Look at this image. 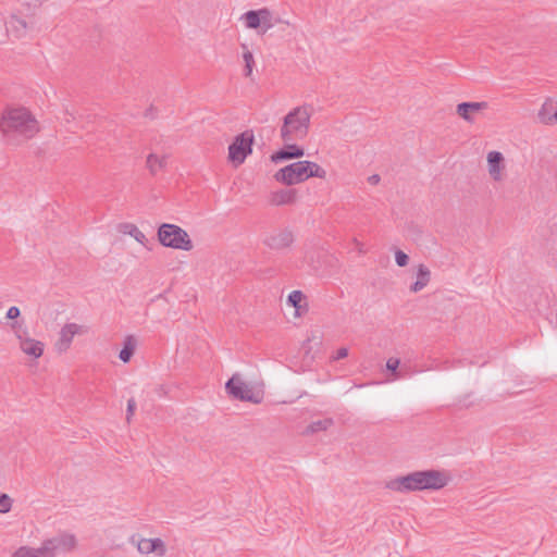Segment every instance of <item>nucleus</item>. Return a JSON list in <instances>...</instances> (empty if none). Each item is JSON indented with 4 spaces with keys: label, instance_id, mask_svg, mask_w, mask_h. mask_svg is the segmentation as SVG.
I'll list each match as a JSON object with an SVG mask.
<instances>
[{
    "label": "nucleus",
    "instance_id": "nucleus-1",
    "mask_svg": "<svg viewBox=\"0 0 557 557\" xmlns=\"http://www.w3.org/2000/svg\"><path fill=\"white\" fill-rule=\"evenodd\" d=\"M450 481L451 476L447 470H418L389 479L386 482V488L399 494L440 491L445 488Z\"/></svg>",
    "mask_w": 557,
    "mask_h": 557
},
{
    "label": "nucleus",
    "instance_id": "nucleus-2",
    "mask_svg": "<svg viewBox=\"0 0 557 557\" xmlns=\"http://www.w3.org/2000/svg\"><path fill=\"white\" fill-rule=\"evenodd\" d=\"M0 131L8 140H28L39 133L40 126L28 109L7 108L2 112Z\"/></svg>",
    "mask_w": 557,
    "mask_h": 557
},
{
    "label": "nucleus",
    "instance_id": "nucleus-3",
    "mask_svg": "<svg viewBox=\"0 0 557 557\" xmlns=\"http://www.w3.org/2000/svg\"><path fill=\"white\" fill-rule=\"evenodd\" d=\"M16 350L23 361L34 366L45 356L47 345L39 334L32 331L22 322H13L10 325Z\"/></svg>",
    "mask_w": 557,
    "mask_h": 557
},
{
    "label": "nucleus",
    "instance_id": "nucleus-4",
    "mask_svg": "<svg viewBox=\"0 0 557 557\" xmlns=\"http://www.w3.org/2000/svg\"><path fill=\"white\" fill-rule=\"evenodd\" d=\"M312 107L302 104L292 109L284 117L280 129L284 143L305 139L309 134Z\"/></svg>",
    "mask_w": 557,
    "mask_h": 557
},
{
    "label": "nucleus",
    "instance_id": "nucleus-5",
    "mask_svg": "<svg viewBox=\"0 0 557 557\" xmlns=\"http://www.w3.org/2000/svg\"><path fill=\"white\" fill-rule=\"evenodd\" d=\"M228 395L240 401L260 404L263 400L264 392L260 386L245 381L239 375H233L225 385Z\"/></svg>",
    "mask_w": 557,
    "mask_h": 557
},
{
    "label": "nucleus",
    "instance_id": "nucleus-6",
    "mask_svg": "<svg viewBox=\"0 0 557 557\" xmlns=\"http://www.w3.org/2000/svg\"><path fill=\"white\" fill-rule=\"evenodd\" d=\"M158 238L162 246L189 251L193 242L188 233L175 224L163 223L158 228Z\"/></svg>",
    "mask_w": 557,
    "mask_h": 557
},
{
    "label": "nucleus",
    "instance_id": "nucleus-7",
    "mask_svg": "<svg viewBox=\"0 0 557 557\" xmlns=\"http://www.w3.org/2000/svg\"><path fill=\"white\" fill-rule=\"evenodd\" d=\"M132 545L138 555L144 557H166L169 547L166 542L158 536L134 535L131 539Z\"/></svg>",
    "mask_w": 557,
    "mask_h": 557
},
{
    "label": "nucleus",
    "instance_id": "nucleus-8",
    "mask_svg": "<svg viewBox=\"0 0 557 557\" xmlns=\"http://www.w3.org/2000/svg\"><path fill=\"white\" fill-rule=\"evenodd\" d=\"M253 143L255 135L252 131H245L235 136L228 146V160L235 165L243 164L246 158L252 153Z\"/></svg>",
    "mask_w": 557,
    "mask_h": 557
},
{
    "label": "nucleus",
    "instance_id": "nucleus-9",
    "mask_svg": "<svg viewBox=\"0 0 557 557\" xmlns=\"http://www.w3.org/2000/svg\"><path fill=\"white\" fill-rule=\"evenodd\" d=\"M78 544V539L74 533L65 532L44 541V550L48 553V557H55L59 554H69L76 550Z\"/></svg>",
    "mask_w": 557,
    "mask_h": 557
},
{
    "label": "nucleus",
    "instance_id": "nucleus-10",
    "mask_svg": "<svg viewBox=\"0 0 557 557\" xmlns=\"http://www.w3.org/2000/svg\"><path fill=\"white\" fill-rule=\"evenodd\" d=\"M274 180L287 186H293L307 181L304 162L297 161L280 169L274 174Z\"/></svg>",
    "mask_w": 557,
    "mask_h": 557
},
{
    "label": "nucleus",
    "instance_id": "nucleus-11",
    "mask_svg": "<svg viewBox=\"0 0 557 557\" xmlns=\"http://www.w3.org/2000/svg\"><path fill=\"white\" fill-rule=\"evenodd\" d=\"M86 332L87 330L83 324L75 322L65 323L58 333L54 347L59 351H66L71 348L74 338L84 335Z\"/></svg>",
    "mask_w": 557,
    "mask_h": 557
},
{
    "label": "nucleus",
    "instance_id": "nucleus-12",
    "mask_svg": "<svg viewBox=\"0 0 557 557\" xmlns=\"http://www.w3.org/2000/svg\"><path fill=\"white\" fill-rule=\"evenodd\" d=\"M264 245L272 250H283L292 246L294 243V234L289 230H280L268 235Z\"/></svg>",
    "mask_w": 557,
    "mask_h": 557
},
{
    "label": "nucleus",
    "instance_id": "nucleus-13",
    "mask_svg": "<svg viewBox=\"0 0 557 557\" xmlns=\"http://www.w3.org/2000/svg\"><path fill=\"white\" fill-rule=\"evenodd\" d=\"M286 306L293 309L295 319L301 318L309 309L307 295L301 290H293L286 297Z\"/></svg>",
    "mask_w": 557,
    "mask_h": 557
},
{
    "label": "nucleus",
    "instance_id": "nucleus-14",
    "mask_svg": "<svg viewBox=\"0 0 557 557\" xmlns=\"http://www.w3.org/2000/svg\"><path fill=\"white\" fill-rule=\"evenodd\" d=\"M305 156V149L295 144L285 143V146L271 156L274 163L285 160L299 159Z\"/></svg>",
    "mask_w": 557,
    "mask_h": 557
},
{
    "label": "nucleus",
    "instance_id": "nucleus-15",
    "mask_svg": "<svg viewBox=\"0 0 557 557\" xmlns=\"http://www.w3.org/2000/svg\"><path fill=\"white\" fill-rule=\"evenodd\" d=\"M298 199V191L295 188H284L274 190L269 196L272 206L293 205Z\"/></svg>",
    "mask_w": 557,
    "mask_h": 557
},
{
    "label": "nucleus",
    "instance_id": "nucleus-16",
    "mask_svg": "<svg viewBox=\"0 0 557 557\" xmlns=\"http://www.w3.org/2000/svg\"><path fill=\"white\" fill-rule=\"evenodd\" d=\"M487 166H488V173L491 177L499 182L503 178V170L505 169L504 165V157L503 153L499 151H491L487 153Z\"/></svg>",
    "mask_w": 557,
    "mask_h": 557
},
{
    "label": "nucleus",
    "instance_id": "nucleus-17",
    "mask_svg": "<svg viewBox=\"0 0 557 557\" xmlns=\"http://www.w3.org/2000/svg\"><path fill=\"white\" fill-rule=\"evenodd\" d=\"M488 108L486 101L480 102H461L457 104L456 112L467 122H473V114Z\"/></svg>",
    "mask_w": 557,
    "mask_h": 557
},
{
    "label": "nucleus",
    "instance_id": "nucleus-18",
    "mask_svg": "<svg viewBox=\"0 0 557 557\" xmlns=\"http://www.w3.org/2000/svg\"><path fill=\"white\" fill-rule=\"evenodd\" d=\"M7 32L14 38H22L26 35L29 28L28 23L17 15H11L9 21L5 23Z\"/></svg>",
    "mask_w": 557,
    "mask_h": 557
},
{
    "label": "nucleus",
    "instance_id": "nucleus-19",
    "mask_svg": "<svg viewBox=\"0 0 557 557\" xmlns=\"http://www.w3.org/2000/svg\"><path fill=\"white\" fill-rule=\"evenodd\" d=\"M12 557H48V553L44 550V543L39 547L24 545L16 548Z\"/></svg>",
    "mask_w": 557,
    "mask_h": 557
},
{
    "label": "nucleus",
    "instance_id": "nucleus-20",
    "mask_svg": "<svg viewBox=\"0 0 557 557\" xmlns=\"http://www.w3.org/2000/svg\"><path fill=\"white\" fill-rule=\"evenodd\" d=\"M137 343L133 337H128L124 341L123 347L120 350L119 358L124 363H127L131 361L135 350H136Z\"/></svg>",
    "mask_w": 557,
    "mask_h": 557
},
{
    "label": "nucleus",
    "instance_id": "nucleus-21",
    "mask_svg": "<svg viewBox=\"0 0 557 557\" xmlns=\"http://www.w3.org/2000/svg\"><path fill=\"white\" fill-rule=\"evenodd\" d=\"M307 180L310 177L325 178L326 171L313 161L302 160Z\"/></svg>",
    "mask_w": 557,
    "mask_h": 557
},
{
    "label": "nucleus",
    "instance_id": "nucleus-22",
    "mask_svg": "<svg viewBox=\"0 0 557 557\" xmlns=\"http://www.w3.org/2000/svg\"><path fill=\"white\" fill-rule=\"evenodd\" d=\"M121 232L132 236L136 242L145 245L146 235L133 223H123L120 225Z\"/></svg>",
    "mask_w": 557,
    "mask_h": 557
},
{
    "label": "nucleus",
    "instance_id": "nucleus-23",
    "mask_svg": "<svg viewBox=\"0 0 557 557\" xmlns=\"http://www.w3.org/2000/svg\"><path fill=\"white\" fill-rule=\"evenodd\" d=\"M260 20H261V34L267 33L270 28H272L276 23L281 22L280 18H274L271 11L268 9H260Z\"/></svg>",
    "mask_w": 557,
    "mask_h": 557
},
{
    "label": "nucleus",
    "instance_id": "nucleus-24",
    "mask_svg": "<svg viewBox=\"0 0 557 557\" xmlns=\"http://www.w3.org/2000/svg\"><path fill=\"white\" fill-rule=\"evenodd\" d=\"M247 28L261 30L260 10H250L243 15Z\"/></svg>",
    "mask_w": 557,
    "mask_h": 557
},
{
    "label": "nucleus",
    "instance_id": "nucleus-25",
    "mask_svg": "<svg viewBox=\"0 0 557 557\" xmlns=\"http://www.w3.org/2000/svg\"><path fill=\"white\" fill-rule=\"evenodd\" d=\"M165 164L166 161L164 157L160 158L154 153H150L147 157V168L152 175H154L158 172V170L163 169Z\"/></svg>",
    "mask_w": 557,
    "mask_h": 557
},
{
    "label": "nucleus",
    "instance_id": "nucleus-26",
    "mask_svg": "<svg viewBox=\"0 0 557 557\" xmlns=\"http://www.w3.org/2000/svg\"><path fill=\"white\" fill-rule=\"evenodd\" d=\"M539 121L545 125H552L555 122L554 114L549 113L548 103L544 102L537 113Z\"/></svg>",
    "mask_w": 557,
    "mask_h": 557
},
{
    "label": "nucleus",
    "instance_id": "nucleus-27",
    "mask_svg": "<svg viewBox=\"0 0 557 557\" xmlns=\"http://www.w3.org/2000/svg\"><path fill=\"white\" fill-rule=\"evenodd\" d=\"M244 48L243 58L245 61V76L249 77L252 73V66L255 64L253 55L252 53L247 49L246 45H242Z\"/></svg>",
    "mask_w": 557,
    "mask_h": 557
},
{
    "label": "nucleus",
    "instance_id": "nucleus-28",
    "mask_svg": "<svg viewBox=\"0 0 557 557\" xmlns=\"http://www.w3.org/2000/svg\"><path fill=\"white\" fill-rule=\"evenodd\" d=\"M13 500L8 494L0 495V513H7L12 508Z\"/></svg>",
    "mask_w": 557,
    "mask_h": 557
},
{
    "label": "nucleus",
    "instance_id": "nucleus-29",
    "mask_svg": "<svg viewBox=\"0 0 557 557\" xmlns=\"http://www.w3.org/2000/svg\"><path fill=\"white\" fill-rule=\"evenodd\" d=\"M395 261L397 263L398 267H406L409 262V257L406 252H404L403 250H399L397 249L395 251Z\"/></svg>",
    "mask_w": 557,
    "mask_h": 557
},
{
    "label": "nucleus",
    "instance_id": "nucleus-30",
    "mask_svg": "<svg viewBox=\"0 0 557 557\" xmlns=\"http://www.w3.org/2000/svg\"><path fill=\"white\" fill-rule=\"evenodd\" d=\"M431 275V272L428 267L424 264H419L418 272H417V278H429Z\"/></svg>",
    "mask_w": 557,
    "mask_h": 557
},
{
    "label": "nucleus",
    "instance_id": "nucleus-31",
    "mask_svg": "<svg viewBox=\"0 0 557 557\" xmlns=\"http://www.w3.org/2000/svg\"><path fill=\"white\" fill-rule=\"evenodd\" d=\"M351 244L354 245V249L359 255H364L367 252L364 245L361 242H359L357 238H352Z\"/></svg>",
    "mask_w": 557,
    "mask_h": 557
},
{
    "label": "nucleus",
    "instance_id": "nucleus-32",
    "mask_svg": "<svg viewBox=\"0 0 557 557\" xmlns=\"http://www.w3.org/2000/svg\"><path fill=\"white\" fill-rule=\"evenodd\" d=\"M21 315V311L17 307H10L7 311V318L10 320H16Z\"/></svg>",
    "mask_w": 557,
    "mask_h": 557
},
{
    "label": "nucleus",
    "instance_id": "nucleus-33",
    "mask_svg": "<svg viewBox=\"0 0 557 557\" xmlns=\"http://www.w3.org/2000/svg\"><path fill=\"white\" fill-rule=\"evenodd\" d=\"M399 359L397 358H389L386 362V368L393 372H395L397 370V368L399 367Z\"/></svg>",
    "mask_w": 557,
    "mask_h": 557
},
{
    "label": "nucleus",
    "instance_id": "nucleus-34",
    "mask_svg": "<svg viewBox=\"0 0 557 557\" xmlns=\"http://www.w3.org/2000/svg\"><path fill=\"white\" fill-rule=\"evenodd\" d=\"M348 356V349L346 347L338 348L334 354V359L339 360Z\"/></svg>",
    "mask_w": 557,
    "mask_h": 557
},
{
    "label": "nucleus",
    "instance_id": "nucleus-35",
    "mask_svg": "<svg viewBox=\"0 0 557 557\" xmlns=\"http://www.w3.org/2000/svg\"><path fill=\"white\" fill-rule=\"evenodd\" d=\"M424 286H425V281H416V283H413L410 286V290L413 292V293H417V292L423 289Z\"/></svg>",
    "mask_w": 557,
    "mask_h": 557
},
{
    "label": "nucleus",
    "instance_id": "nucleus-36",
    "mask_svg": "<svg viewBox=\"0 0 557 557\" xmlns=\"http://www.w3.org/2000/svg\"><path fill=\"white\" fill-rule=\"evenodd\" d=\"M380 180H381V178H380V175H377V174H373V175H371V176L368 178L369 183H370V184H372V185L377 184V183L380 182Z\"/></svg>",
    "mask_w": 557,
    "mask_h": 557
},
{
    "label": "nucleus",
    "instance_id": "nucleus-37",
    "mask_svg": "<svg viewBox=\"0 0 557 557\" xmlns=\"http://www.w3.org/2000/svg\"><path fill=\"white\" fill-rule=\"evenodd\" d=\"M145 116L146 117H151V119L154 116V114H153V107L152 106L146 110Z\"/></svg>",
    "mask_w": 557,
    "mask_h": 557
},
{
    "label": "nucleus",
    "instance_id": "nucleus-38",
    "mask_svg": "<svg viewBox=\"0 0 557 557\" xmlns=\"http://www.w3.org/2000/svg\"><path fill=\"white\" fill-rule=\"evenodd\" d=\"M65 114L69 116L66 117V122H70V117L74 119L73 114L69 113L67 111L65 112Z\"/></svg>",
    "mask_w": 557,
    "mask_h": 557
},
{
    "label": "nucleus",
    "instance_id": "nucleus-39",
    "mask_svg": "<svg viewBox=\"0 0 557 557\" xmlns=\"http://www.w3.org/2000/svg\"><path fill=\"white\" fill-rule=\"evenodd\" d=\"M555 122L557 123V110L554 113Z\"/></svg>",
    "mask_w": 557,
    "mask_h": 557
}]
</instances>
